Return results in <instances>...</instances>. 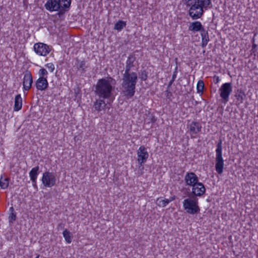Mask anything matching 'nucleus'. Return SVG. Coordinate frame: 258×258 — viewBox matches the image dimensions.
I'll use <instances>...</instances> for the list:
<instances>
[{
  "instance_id": "obj_1",
  "label": "nucleus",
  "mask_w": 258,
  "mask_h": 258,
  "mask_svg": "<svg viewBox=\"0 0 258 258\" xmlns=\"http://www.w3.org/2000/svg\"><path fill=\"white\" fill-rule=\"evenodd\" d=\"M121 79V93L127 99L133 97L135 94L138 75L136 72H123Z\"/></svg>"
},
{
  "instance_id": "obj_2",
  "label": "nucleus",
  "mask_w": 258,
  "mask_h": 258,
  "mask_svg": "<svg viewBox=\"0 0 258 258\" xmlns=\"http://www.w3.org/2000/svg\"><path fill=\"white\" fill-rule=\"evenodd\" d=\"M115 80L111 77L99 79L95 86V92L100 98L110 100Z\"/></svg>"
},
{
  "instance_id": "obj_3",
  "label": "nucleus",
  "mask_w": 258,
  "mask_h": 258,
  "mask_svg": "<svg viewBox=\"0 0 258 258\" xmlns=\"http://www.w3.org/2000/svg\"><path fill=\"white\" fill-rule=\"evenodd\" d=\"M211 0H196V4L192 7L189 8V16L193 19L201 18L203 15L204 10H207L211 5Z\"/></svg>"
},
{
  "instance_id": "obj_4",
  "label": "nucleus",
  "mask_w": 258,
  "mask_h": 258,
  "mask_svg": "<svg viewBox=\"0 0 258 258\" xmlns=\"http://www.w3.org/2000/svg\"><path fill=\"white\" fill-rule=\"evenodd\" d=\"M190 194H189V198L185 199L183 201V208L188 214L191 215L198 214L200 211V208L198 205V199L196 197H190Z\"/></svg>"
},
{
  "instance_id": "obj_5",
  "label": "nucleus",
  "mask_w": 258,
  "mask_h": 258,
  "mask_svg": "<svg viewBox=\"0 0 258 258\" xmlns=\"http://www.w3.org/2000/svg\"><path fill=\"white\" fill-rule=\"evenodd\" d=\"M222 142L221 140L218 141L217 145V148L216 150V165L215 168L216 171L218 174H221L223 172L224 167V160L222 155Z\"/></svg>"
},
{
  "instance_id": "obj_6",
  "label": "nucleus",
  "mask_w": 258,
  "mask_h": 258,
  "mask_svg": "<svg viewBox=\"0 0 258 258\" xmlns=\"http://www.w3.org/2000/svg\"><path fill=\"white\" fill-rule=\"evenodd\" d=\"M41 180L45 187H51L56 183L55 174L52 172L46 171L43 173Z\"/></svg>"
},
{
  "instance_id": "obj_7",
  "label": "nucleus",
  "mask_w": 258,
  "mask_h": 258,
  "mask_svg": "<svg viewBox=\"0 0 258 258\" xmlns=\"http://www.w3.org/2000/svg\"><path fill=\"white\" fill-rule=\"evenodd\" d=\"M137 156V160L139 168L142 167V168L143 169V165L147 161L149 157V154L146 148L144 146H140L138 150Z\"/></svg>"
},
{
  "instance_id": "obj_8",
  "label": "nucleus",
  "mask_w": 258,
  "mask_h": 258,
  "mask_svg": "<svg viewBox=\"0 0 258 258\" xmlns=\"http://www.w3.org/2000/svg\"><path fill=\"white\" fill-rule=\"evenodd\" d=\"M232 87L230 83H225L220 88V95L224 102H227L228 101L229 96L232 92Z\"/></svg>"
},
{
  "instance_id": "obj_9",
  "label": "nucleus",
  "mask_w": 258,
  "mask_h": 258,
  "mask_svg": "<svg viewBox=\"0 0 258 258\" xmlns=\"http://www.w3.org/2000/svg\"><path fill=\"white\" fill-rule=\"evenodd\" d=\"M34 50L37 54L41 56H46L50 51L49 46L40 42L34 44Z\"/></svg>"
},
{
  "instance_id": "obj_10",
  "label": "nucleus",
  "mask_w": 258,
  "mask_h": 258,
  "mask_svg": "<svg viewBox=\"0 0 258 258\" xmlns=\"http://www.w3.org/2000/svg\"><path fill=\"white\" fill-rule=\"evenodd\" d=\"M206 188L203 183L199 182L192 186V197H201L205 194Z\"/></svg>"
},
{
  "instance_id": "obj_11",
  "label": "nucleus",
  "mask_w": 258,
  "mask_h": 258,
  "mask_svg": "<svg viewBox=\"0 0 258 258\" xmlns=\"http://www.w3.org/2000/svg\"><path fill=\"white\" fill-rule=\"evenodd\" d=\"M184 181L187 185L192 186L199 182V178L194 172H187L185 175Z\"/></svg>"
},
{
  "instance_id": "obj_12",
  "label": "nucleus",
  "mask_w": 258,
  "mask_h": 258,
  "mask_svg": "<svg viewBox=\"0 0 258 258\" xmlns=\"http://www.w3.org/2000/svg\"><path fill=\"white\" fill-rule=\"evenodd\" d=\"M33 83V79L31 73L27 71L24 76L23 78V88L25 90H29L31 87Z\"/></svg>"
},
{
  "instance_id": "obj_13",
  "label": "nucleus",
  "mask_w": 258,
  "mask_h": 258,
  "mask_svg": "<svg viewBox=\"0 0 258 258\" xmlns=\"http://www.w3.org/2000/svg\"><path fill=\"white\" fill-rule=\"evenodd\" d=\"M136 60V57L134 54H130L125 62V66L124 70H122L121 73L123 72H132L131 69L135 67L134 62Z\"/></svg>"
},
{
  "instance_id": "obj_14",
  "label": "nucleus",
  "mask_w": 258,
  "mask_h": 258,
  "mask_svg": "<svg viewBox=\"0 0 258 258\" xmlns=\"http://www.w3.org/2000/svg\"><path fill=\"white\" fill-rule=\"evenodd\" d=\"M45 7L46 10L51 12L60 10L59 4L56 0H48L45 4Z\"/></svg>"
},
{
  "instance_id": "obj_15",
  "label": "nucleus",
  "mask_w": 258,
  "mask_h": 258,
  "mask_svg": "<svg viewBox=\"0 0 258 258\" xmlns=\"http://www.w3.org/2000/svg\"><path fill=\"white\" fill-rule=\"evenodd\" d=\"M36 87L38 90H46L48 86L47 79L45 77H39L35 83Z\"/></svg>"
},
{
  "instance_id": "obj_16",
  "label": "nucleus",
  "mask_w": 258,
  "mask_h": 258,
  "mask_svg": "<svg viewBox=\"0 0 258 258\" xmlns=\"http://www.w3.org/2000/svg\"><path fill=\"white\" fill-rule=\"evenodd\" d=\"M58 3L60 7L58 15H60L63 14L65 11L68 10L71 4V0H58Z\"/></svg>"
},
{
  "instance_id": "obj_17",
  "label": "nucleus",
  "mask_w": 258,
  "mask_h": 258,
  "mask_svg": "<svg viewBox=\"0 0 258 258\" xmlns=\"http://www.w3.org/2000/svg\"><path fill=\"white\" fill-rule=\"evenodd\" d=\"M104 99L100 98L96 100L93 103V107L95 111L98 112L104 110L107 104L105 102Z\"/></svg>"
},
{
  "instance_id": "obj_18",
  "label": "nucleus",
  "mask_w": 258,
  "mask_h": 258,
  "mask_svg": "<svg viewBox=\"0 0 258 258\" xmlns=\"http://www.w3.org/2000/svg\"><path fill=\"white\" fill-rule=\"evenodd\" d=\"M205 30L201 23L199 21H195L190 24L188 30L192 32L200 31L201 32Z\"/></svg>"
},
{
  "instance_id": "obj_19",
  "label": "nucleus",
  "mask_w": 258,
  "mask_h": 258,
  "mask_svg": "<svg viewBox=\"0 0 258 258\" xmlns=\"http://www.w3.org/2000/svg\"><path fill=\"white\" fill-rule=\"evenodd\" d=\"M202 126L199 122L192 121L189 125V130L191 135L197 134L201 132Z\"/></svg>"
},
{
  "instance_id": "obj_20",
  "label": "nucleus",
  "mask_w": 258,
  "mask_h": 258,
  "mask_svg": "<svg viewBox=\"0 0 258 258\" xmlns=\"http://www.w3.org/2000/svg\"><path fill=\"white\" fill-rule=\"evenodd\" d=\"M201 35L202 36L201 46L202 48H205L209 41L208 31L205 29L203 30V31L201 32Z\"/></svg>"
},
{
  "instance_id": "obj_21",
  "label": "nucleus",
  "mask_w": 258,
  "mask_h": 258,
  "mask_svg": "<svg viewBox=\"0 0 258 258\" xmlns=\"http://www.w3.org/2000/svg\"><path fill=\"white\" fill-rule=\"evenodd\" d=\"M22 99L20 94H18L16 96L15 98V104L14 110L18 111L22 108Z\"/></svg>"
},
{
  "instance_id": "obj_22",
  "label": "nucleus",
  "mask_w": 258,
  "mask_h": 258,
  "mask_svg": "<svg viewBox=\"0 0 258 258\" xmlns=\"http://www.w3.org/2000/svg\"><path fill=\"white\" fill-rule=\"evenodd\" d=\"M39 167L38 166H37L34 168H33L29 172V176L30 177V179L32 182H35V180L37 179V176L38 175V170Z\"/></svg>"
},
{
  "instance_id": "obj_23",
  "label": "nucleus",
  "mask_w": 258,
  "mask_h": 258,
  "mask_svg": "<svg viewBox=\"0 0 258 258\" xmlns=\"http://www.w3.org/2000/svg\"><path fill=\"white\" fill-rule=\"evenodd\" d=\"M235 97L239 103H243L246 97L244 92L241 89H238L235 92Z\"/></svg>"
},
{
  "instance_id": "obj_24",
  "label": "nucleus",
  "mask_w": 258,
  "mask_h": 258,
  "mask_svg": "<svg viewBox=\"0 0 258 258\" xmlns=\"http://www.w3.org/2000/svg\"><path fill=\"white\" fill-rule=\"evenodd\" d=\"M9 178L5 174L2 175L0 179V186L3 189L7 188L9 186Z\"/></svg>"
},
{
  "instance_id": "obj_25",
  "label": "nucleus",
  "mask_w": 258,
  "mask_h": 258,
  "mask_svg": "<svg viewBox=\"0 0 258 258\" xmlns=\"http://www.w3.org/2000/svg\"><path fill=\"white\" fill-rule=\"evenodd\" d=\"M62 234L66 241L68 243H70L72 242V239L73 237L70 232L68 229H66L63 231Z\"/></svg>"
},
{
  "instance_id": "obj_26",
  "label": "nucleus",
  "mask_w": 258,
  "mask_h": 258,
  "mask_svg": "<svg viewBox=\"0 0 258 258\" xmlns=\"http://www.w3.org/2000/svg\"><path fill=\"white\" fill-rule=\"evenodd\" d=\"M10 214L9 216L10 223H13L16 219V213L15 212L14 208L11 207L10 208Z\"/></svg>"
},
{
  "instance_id": "obj_27",
  "label": "nucleus",
  "mask_w": 258,
  "mask_h": 258,
  "mask_svg": "<svg viewBox=\"0 0 258 258\" xmlns=\"http://www.w3.org/2000/svg\"><path fill=\"white\" fill-rule=\"evenodd\" d=\"M126 22L121 20H119L114 25V29L118 31H121L123 27H125Z\"/></svg>"
},
{
  "instance_id": "obj_28",
  "label": "nucleus",
  "mask_w": 258,
  "mask_h": 258,
  "mask_svg": "<svg viewBox=\"0 0 258 258\" xmlns=\"http://www.w3.org/2000/svg\"><path fill=\"white\" fill-rule=\"evenodd\" d=\"M156 202L157 203L158 206L161 207H165L169 204L168 199H165L164 200H162L161 198H157Z\"/></svg>"
},
{
  "instance_id": "obj_29",
  "label": "nucleus",
  "mask_w": 258,
  "mask_h": 258,
  "mask_svg": "<svg viewBox=\"0 0 258 258\" xmlns=\"http://www.w3.org/2000/svg\"><path fill=\"white\" fill-rule=\"evenodd\" d=\"M139 78L141 81H146L148 78V73L145 70H141L139 73Z\"/></svg>"
},
{
  "instance_id": "obj_30",
  "label": "nucleus",
  "mask_w": 258,
  "mask_h": 258,
  "mask_svg": "<svg viewBox=\"0 0 258 258\" xmlns=\"http://www.w3.org/2000/svg\"><path fill=\"white\" fill-rule=\"evenodd\" d=\"M204 87V82L202 80H199L197 85V89L198 93H203Z\"/></svg>"
},
{
  "instance_id": "obj_31",
  "label": "nucleus",
  "mask_w": 258,
  "mask_h": 258,
  "mask_svg": "<svg viewBox=\"0 0 258 258\" xmlns=\"http://www.w3.org/2000/svg\"><path fill=\"white\" fill-rule=\"evenodd\" d=\"M77 63H76V64L77 66V68L78 69L82 70L83 71H85V69L86 68L85 61H83V60L80 61L78 59H77Z\"/></svg>"
},
{
  "instance_id": "obj_32",
  "label": "nucleus",
  "mask_w": 258,
  "mask_h": 258,
  "mask_svg": "<svg viewBox=\"0 0 258 258\" xmlns=\"http://www.w3.org/2000/svg\"><path fill=\"white\" fill-rule=\"evenodd\" d=\"M183 2L186 7L191 8L192 7V6H194L195 4H196V0H183Z\"/></svg>"
},
{
  "instance_id": "obj_33",
  "label": "nucleus",
  "mask_w": 258,
  "mask_h": 258,
  "mask_svg": "<svg viewBox=\"0 0 258 258\" xmlns=\"http://www.w3.org/2000/svg\"><path fill=\"white\" fill-rule=\"evenodd\" d=\"M38 74L39 75V77H45L46 79L47 77L48 72L44 69H41L39 71Z\"/></svg>"
},
{
  "instance_id": "obj_34",
  "label": "nucleus",
  "mask_w": 258,
  "mask_h": 258,
  "mask_svg": "<svg viewBox=\"0 0 258 258\" xmlns=\"http://www.w3.org/2000/svg\"><path fill=\"white\" fill-rule=\"evenodd\" d=\"M176 78V76L175 74H173L172 75V77L171 78V80H170V81L169 82L168 84V86H167V89H168L170 87H171V86H172L173 83L174 82V81H175V79Z\"/></svg>"
},
{
  "instance_id": "obj_35",
  "label": "nucleus",
  "mask_w": 258,
  "mask_h": 258,
  "mask_svg": "<svg viewBox=\"0 0 258 258\" xmlns=\"http://www.w3.org/2000/svg\"><path fill=\"white\" fill-rule=\"evenodd\" d=\"M45 66L50 70L51 72H53L54 71L55 67L52 63H47Z\"/></svg>"
},
{
  "instance_id": "obj_36",
  "label": "nucleus",
  "mask_w": 258,
  "mask_h": 258,
  "mask_svg": "<svg viewBox=\"0 0 258 258\" xmlns=\"http://www.w3.org/2000/svg\"><path fill=\"white\" fill-rule=\"evenodd\" d=\"M175 199V196H173V197H170V198L169 199H168V201H169V203L170 202H172L173 201V200H174Z\"/></svg>"
},
{
  "instance_id": "obj_37",
  "label": "nucleus",
  "mask_w": 258,
  "mask_h": 258,
  "mask_svg": "<svg viewBox=\"0 0 258 258\" xmlns=\"http://www.w3.org/2000/svg\"><path fill=\"white\" fill-rule=\"evenodd\" d=\"M177 70H178V67H177V66H176L173 74H175L176 76H177Z\"/></svg>"
},
{
  "instance_id": "obj_38",
  "label": "nucleus",
  "mask_w": 258,
  "mask_h": 258,
  "mask_svg": "<svg viewBox=\"0 0 258 258\" xmlns=\"http://www.w3.org/2000/svg\"><path fill=\"white\" fill-rule=\"evenodd\" d=\"M215 78H216L215 83H218L220 81L219 77L215 76Z\"/></svg>"
},
{
  "instance_id": "obj_39",
  "label": "nucleus",
  "mask_w": 258,
  "mask_h": 258,
  "mask_svg": "<svg viewBox=\"0 0 258 258\" xmlns=\"http://www.w3.org/2000/svg\"><path fill=\"white\" fill-rule=\"evenodd\" d=\"M33 183V186L34 187L37 188V185H36V180H35V182H32Z\"/></svg>"
},
{
  "instance_id": "obj_40",
  "label": "nucleus",
  "mask_w": 258,
  "mask_h": 258,
  "mask_svg": "<svg viewBox=\"0 0 258 258\" xmlns=\"http://www.w3.org/2000/svg\"><path fill=\"white\" fill-rule=\"evenodd\" d=\"M166 93H167V95H166L167 97H169V94H170V95H171V93H170V92H169V91H168V90H166Z\"/></svg>"
},
{
  "instance_id": "obj_41",
  "label": "nucleus",
  "mask_w": 258,
  "mask_h": 258,
  "mask_svg": "<svg viewBox=\"0 0 258 258\" xmlns=\"http://www.w3.org/2000/svg\"><path fill=\"white\" fill-rule=\"evenodd\" d=\"M256 47V45L255 44H253L252 45V49Z\"/></svg>"
},
{
  "instance_id": "obj_42",
  "label": "nucleus",
  "mask_w": 258,
  "mask_h": 258,
  "mask_svg": "<svg viewBox=\"0 0 258 258\" xmlns=\"http://www.w3.org/2000/svg\"><path fill=\"white\" fill-rule=\"evenodd\" d=\"M39 255H37L35 258H39Z\"/></svg>"
}]
</instances>
